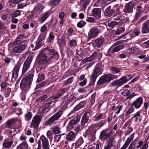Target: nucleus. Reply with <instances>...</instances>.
Listing matches in <instances>:
<instances>
[{
  "mask_svg": "<svg viewBox=\"0 0 149 149\" xmlns=\"http://www.w3.org/2000/svg\"><path fill=\"white\" fill-rule=\"evenodd\" d=\"M59 57L58 53L54 49L48 46L42 50L36 58L38 65L36 70H45L47 67V63L51 59L58 60Z\"/></svg>",
  "mask_w": 149,
  "mask_h": 149,
  "instance_id": "1",
  "label": "nucleus"
},
{
  "mask_svg": "<svg viewBox=\"0 0 149 149\" xmlns=\"http://www.w3.org/2000/svg\"><path fill=\"white\" fill-rule=\"evenodd\" d=\"M117 75H114L111 74H105L100 77L97 82V85L107 86L111 81L118 77Z\"/></svg>",
  "mask_w": 149,
  "mask_h": 149,
  "instance_id": "2",
  "label": "nucleus"
},
{
  "mask_svg": "<svg viewBox=\"0 0 149 149\" xmlns=\"http://www.w3.org/2000/svg\"><path fill=\"white\" fill-rule=\"evenodd\" d=\"M132 78V77L130 75H125L121 77L119 79L116 80L111 82L110 85V86L115 87L116 89H117L128 82Z\"/></svg>",
  "mask_w": 149,
  "mask_h": 149,
  "instance_id": "3",
  "label": "nucleus"
},
{
  "mask_svg": "<svg viewBox=\"0 0 149 149\" xmlns=\"http://www.w3.org/2000/svg\"><path fill=\"white\" fill-rule=\"evenodd\" d=\"M64 97L65 101L62 102L61 106L64 109H66L68 107L72 106L77 100H76V97L72 95L69 96L68 95H67Z\"/></svg>",
  "mask_w": 149,
  "mask_h": 149,
  "instance_id": "4",
  "label": "nucleus"
},
{
  "mask_svg": "<svg viewBox=\"0 0 149 149\" xmlns=\"http://www.w3.org/2000/svg\"><path fill=\"white\" fill-rule=\"evenodd\" d=\"M112 134V132L111 131L109 128H108L100 132L99 136V139L101 141H104L108 138H109L111 136Z\"/></svg>",
  "mask_w": 149,
  "mask_h": 149,
  "instance_id": "5",
  "label": "nucleus"
},
{
  "mask_svg": "<svg viewBox=\"0 0 149 149\" xmlns=\"http://www.w3.org/2000/svg\"><path fill=\"white\" fill-rule=\"evenodd\" d=\"M23 63V61L21 60H19L16 64L14 66L12 71L11 81L16 80L18 75V72L21 65Z\"/></svg>",
  "mask_w": 149,
  "mask_h": 149,
  "instance_id": "6",
  "label": "nucleus"
},
{
  "mask_svg": "<svg viewBox=\"0 0 149 149\" xmlns=\"http://www.w3.org/2000/svg\"><path fill=\"white\" fill-rule=\"evenodd\" d=\"M42 118V116L40 114H37L35 116L33 117L30 127H33L36 130L38 129Z\"/></svg>",
  "mask_w": 149,
  "mask_h": 149,
  "instance_id": "7",
  "label": "nucleus"
},
{
  "mask_svg": "<svg viewBox=\"0 0 149 149\" xmlns=\"http://www.w3.org/2000/svg\"><path fill=\"white\" fill-rule=\"evenodd\" d=\"M63 113L62 110H60L51 117L45 123V126L50 125L55 121L58 120Z\"/></svg>",
  "mask_w": 149,
  "mask_h": 149,
  "instance_id": "8",
  "label": "nucleus"
},
{
  "mask_svg": "<svg viewBox=\"0 0 149 149\" xmlns=\"http://www.w3.org/2000/svg\"><path fill=\"white\" fill-rule=\"evenodd\" d=\"M99 33V31L97 27L94 26L91 27L88 33L87 42H88L90 40L96 37Z\"/></svg>",
  "mask_w": 149,
  "mask_h": 149,
  "instance_id": "9",
  "label": "nucleus"
},
{
  "mask_svg": "<svg viewBox=\"0 0 149 149\" xmlns=\"http://www.w3.org/2000/svg\"><path fill=\"white\" fill-rule=\"evenodd\" d=\"M31 84L22 79L20 84V87L22 92L26 93L30 89Z\"/></svg>",
  "mask_w": 149,
  "mask_h": 149,
  "instance_id": "10",
  "label": "nucleus"
},
{
  "mask_svg": "<svg viewBox=\"0 0 149 149\" xmlns=\"http://www.w3.org/2000/svg\"><path fill=\"white\" fill-rule=\"evenodd\" d=\"M102 66L101 63H97L93 69L92 73L91 75L97 78L103 72L101 69Z\"/></svg>",
  "mask_w": 149,
  "mask_h": 149,
  "instance_id": "11",
  "label": "nucleus"
},
{
  "mask_svg": "<svg viewBox=\"0 0 149 149\" xmlns=\"http://www.w3.org/2000/svg\"><path fill=\"white\" fill-rule=\"evenodd\" d=\"M33 59L31 57H28L24 62L22 68V75L24 74L30 67V64Z\"/></svg>",
  "mask_w": 149,
  "mask_h": 149,
  "instance_id": "12",
  "label": "nucleus"
},
{
  "mask_svg": "<svg viewBox=\"0 0 149 149\" xmlns=\"http://www.w3.org/2000/svg\"><path fill=\"white\" fill-rule=\"evenodd\" d=\"M134 7V3L130 2L126 3L123 12L125 13H131L133 12V9Z\"/></svg>",
  "mask_w": 149,
  "mask_h": 149,
  "instance_id": "13",
  "label": "nucleus"
},
{
  "mask_svg": "<svg viewBox=\"0 0 149 149\" xmlns=\"http://www.w3.org/2000/svg\"><path fill=\"white\" fill-rule=\"evenodd\" d=\"M39 140L42 141V149H50V145L48 139L43 135H41Z\"/></svg>",
  "mask_w": 149,
  "mask_h": 149,
  "instance_id": "14",
  "label": "nucleus"
},
{
  "mask_svg": "<svg viewBox=\"0 0 149 149\" xmlns=\"http://www.w3.org/2000/svg\"><path fill=\"white\" fill-rule=\"evenodd\" d=\"M87 101L84 100L80 102L74 108L73 110L68 114V116H70L75 112L77 111L81 108L84 107L86 105Z\"/></svg>",
  "mask_w": 149,
  "mask_h": 149,
  "instance_id": "15",
  "label": "nucleus"
},
{
  "mask_svg": "<svg viewBox=\"0 0 149 149\" xmlns=\"http://www.w3.org/2000/svg\"><path fill=\"white\" fill-rule=\"evenodd\" d=\"M34 70L33 69L30 70L26 74V76L23 79L32 84L34 74Z\"/></svg>",
  "mask_w": 149,
  "mask_h": 149,
  "instance_id": "16",
  "label": "nucleus"
},
{
  "mask_svg": "<svg viewBox=\"0 0 149 149\" xmlns=\"http://www.w3.org/2000/svg\"><path fill=\"white\" fill-rule=\"evenodd\" d=\"M27 46L25 43H22L20 45L13 48V52L14 54H18L22 52Z\"/></svg>",
  "mask_w": 149,
  "mask_h": 149,
  "instance_id": "17",
  "label": "nucleus"
},
{
  "mask_svg": "<svg viewBox=\"0 0 149 149\" xmlns=\"http://www.w3.org/2000/svg\"><path fill=\"white\" fill-rule=\"evenodd\" d=\"M143 99L141 97H140L134 101L131 104V106L134 107L136 109L140 107L143 103Z\"/></svg>",
  "mask_w": 149,
  "mask_h": 149,
  "instance_id": "18",
  "label": "nucleus"
},
{
  "mask_svg": "<svg viewBox=\"0 0 149 149\" xmlns=\"http://www.w3.org/2000/svg\"><path fill=\"white\" fill-rule=\"evenodd\" d=\"M81 118V116L79 115H76L68 123V125L71 127H73L74 125L79 122Z\"/></svg>",
  "mask_w": 149,
  "mask_h": 149,
  "instance_id": "19",
  "label": "nucleus"
},
{
  "mask_svg": "<svg viewBox=\"0 0 149 149\" xmlns=\"http://www.w3.org/2000/svg\"><path fill=\"white\" fill-rule=\"evenodd\" d=\"M141 33L143 34L149 33V20L146 21L143 24L141 27Z\"/></svg>",
  "mask_w": 149,
  "mask_h": 149,
  "instance_id": "20",
  "label": "nucleus"
},
{
  "mask_svg": "<svg viewBox=\"0 0 149 149\" xmlns=\"http://www.w3.org/2000/svg\"><path fill=\"white\" fill-rule=\"evenodd\" d=\"M114 13V9H113V7L111 8V6H109L105 10L104 14L106 17H110Z\"/></svg>",
  "mask_w": 149,
  "mask_h": 149,
  "instance_id": "21",
  "label": "nucleus"
},
{
  "mask_svg": "<svg viewBox=\"0 0 149 149\" xmlns=\"http://www.w3.org/2000/svg\"><path fill=\"white\" fill-rule=\"evenodd\" d=\"M102 54L100 52L99 50H97L94 52L90 57L91 59L100 60L102 58Z\"/></svg>",
  "mask_w": 149,
  "mask_h": 149,
  "instance_id": "22",
  "label": "nucleus"
},
{
  "mask_svg": "<svg viewBox=\"0 0 149 149\" xmlns=\"http://www.w3.org/2000/svg\"><path fill=\"white\" fill-rule=\"evenodd\" d=\"M101 10L99 8H94L92 13L93 16L97 19H99L101 17Z\"/></svg>",
  "mask_w": 149,
  "mask_h": 149,
  "instance_id": "23",
  "label": "nucleus"
},
{
  "mask_svg": "<svg viewBox=\"0 0 149 149\" xmlns=\"http://www.w3.org/2000/svg\"><path fill=\"white\" fill-rule=\"evenodd\" d=\"M113 8L114 9V12H116L115 14L116 15L121 14V10L123 8V6L120 4H117L115 5L113 7Z\"/></svg>",
  "mask_w": 149,
  "mask_h": 149,
  "instance_id": "24",
  "label": "nucleus"
},
{
  "mask_svg": "<svg viewBox=\"0 0 149 149\" xmlns=\"http://www.w3.org/2000/svg\"><path fill=\"white\" fill-rule=\"evenodd\" d=\"M96 132V130L95 128L92 127H89L86 132V135H92L95 136Z\"/></svg>",
  "mask_w": 149,
  "mask_h": 149,
  "instance_id": "25",
  "label": "nucleus"
},
{
  "mask_svg": "<svg viewBox=\"0 0 149 149\" xmlns=\"http://www.w3.org/2000/svg\"><path fill=\"white\" fill-rule=\"evenodd\" d=\"M105 39L102 36L98 38L95 40V42L97 48H100L105 41Z\"/></svg>",
  "mask_w": 149,
  "mask_h": 149,
  "instance_id": "26",
  "label": "nucleus"
},
{
  "mask_svg": "<svg viewBox=\"0 0 149 149\" xmlns=\"http://www.w3.org/2000/svg\"><path fill=\"white\" fill-rule=\"evenodd\" d=\"M76 135L74 132L72 131H70L66 137V139L69 141H71L73 140L76 136Z\"/></svg>",
  "mask_w": 149,
  "mask_h": 149,
  "instance_id": "27",
  "label": "nucleus"
},
{
  "mask_svg": "<svg viewBox=\"0 0 149 149\" xmlns=\"http://www.w3.org/2000/svg\"><path fill=\"white\" fill-rule=\"evenodd\" d=\"M57 20L55 18H52L50 21L48 22L47 27L48 29H51L54 27L56 25Z\"/></svg>",
  "mask_w": 149,
  "mask_h": 149,
  "instance_id": "28",
  "label": "nucleus"
},
{
  "mask_svg": "<svg viewBox=\"0 0 149 149\" xmlns=\"http://www.w3.org/2000/svg\"><path fill=\"white\" fill-rule=\"evenodd\" d=\"M50 14L51 13L49 11H47L43 14L42 16L40 18L41 22H43L45 21Z\"/></svg>",
  "mask_w": 149,
  "mask_h": 149,
  "instance_id": "29",
  "label": "nucleus"
},
{
  "mask_svg": "<svg viewBox=\"0 0 149 149\" xmlns=\"http://www.w3.org/2000/svg\"><path fill=\"white\" fill-rule=\"evenodd\" d=\"M15 120L11 119L9 120H8L5 123V127L6 128H11L12 126L14 123Z\"/></svg>",
  "mask_w": 149,
  "mask_h": 149,
  "instance_id": "30",
  "label": "nucleus"
},
{
  "mask_svg": "<svg viewBox=\"0 0 149 149\" xmlns=\"http://www.w3.org/2000/svg\"><path fill=\"white\" fill-rule=\"evenodd\" d=\"M6 139H5L3 143V146L4 148H8L10 147L13 143L12 141H6Z\"/></svg>",
  "mask_w": 149,
  "mask_h": 149,
  "instance_id": "31",
  "label": "nucleus"
},
{
  "mask_svg": "<svg viewBox=\"0 0 149 149\" xmlns=\"http://www.w3.org/2000/svg\"><path fill=\"white\" fill-rule=\"evenodd\" d=\"M124 47V46L123 45H119L115 47L112 49H111V53L114 54L123 49Z\"/></svg>",
  "mask_w": 149,
  "mask_h": 149,
  "instance_id": "32",
  "label": "nucleus"
},
{
  "mask_svg": "<svg viewBox=\"0 0 149 149\" xmlns=\"http://www.w3.org/2000/svg\"><path fill=\"white\" fill-rule=\"evenodd\" d=\"M44 7L43 6H36L34 9V11L36 14L39 15L42 11Z\"/></svg>",
  "mask_w": 149,
  "mask_h": 149,
  "instance_id": "33",
  "label": "nucleus"
},
{
  "mask_svg": "<svg viewBox=\"0 0 149 149\" xmlns=\"http://www.w3.org/2000/svg\"><path fill=\"white\" fill-rule=\"evenodd\" d=\"M66 90L64 88L62 89L61 90L58 91L56 95V97L55 99H58L60 97L63 95L65 93Z\"/></svg>",
  "mask_w": 149,
  "mask_h": 149,
  "instance_id": "34",
  "label": "nucleus"
},
{
  "mask_svg": "<svg viewBox=\"0 0 149 149\" xmlns=\"http://www.w3.org/2000/svg\"><path fill=\"white\" fill-rule=\"evenodd\" d=\"M97 78L96 77L91 75L90 77V82L88 85V86L94 85Z\"/></svg>",
  "mask_w": 149,
  "mask_h": 149,
  "instance_id": "35",
  "label": "nucleus"
},
{
  "mask_svg": "<svg viewBox=\"0 0 149 149\" xmlns=\"http://www.w3.org/2000/svg\"><path fill=\"white\" fill-rule=\"evenodd\" d=\"M83 142L84 140L81 137H80L75 143V148L77 149L78 148L79 146L81 145Z\"/></svg>",
  "mask_w": 149,
  "mask_h": 149,
  "instance_id": "36",
  "label": "nucleus"
},
{
  "mask_svg": "<svg viewBox=\"0 0 149 149\" xmlns=\"http://www.w3.org/2000/svg\"><path fill=\"white\" fill-rule=\"evenodd\" d=\"M47 84V82L46 81H43L40 83H38L36 85L35 88V90H36L39 88L45 86Z\"/></svg>",
  "mask_w": 149,
  "mask_h": 149,
  "instance_id": "37",
  "label": "nucleus"
},
{
  "mask_svg": "<svg viewBox=\"0 0 149 149\" xmlns=\"http://www.w3.org/2000/svg\"><path fill=\"white\" fill-rule=\"evenodd\" d=\"M134 111V109L132 106L130 107L127 111L126 113L125 117L127 119L129 117V115L131 113L133 112Z\"/></svg>",
  "mask_w": 149,
  "mask_h": 149,
  "instance_id": "38",
  "label": "nucleus"
},
{
  "mask_svg": "<svg viewBox=\"0 0 149 149\" xmlns=\"http://www.w3.org/2000/svg\"><path fill=\"white\" fill-rule=\"evenodd\" d=\"M32 116V113L31 112H27L24 115L25 119L27 121L30 120Z\"/></svg>",
  "mask_w": 149,
  "mask_h": 149,
  "instance_id": "39",
  "label": "nucleus"
},
{
  "mask_svg": "<svg viewBox=\"0 0 149 149\" xmlns=\"http://www.w3.org/2000/svg\"><path fill=\"white\" fill-rule=\"evenodd\" d=\"M4 94L6 97H8L11 93V88L8 87L4 89Z\"/></svg>",
  "mask_w": 149,
  "mask_h": 149,
  "instance_id": "40",
  "label": "nucleus"
},
{
  "mask_svg": "<svg viewBox=\"0 0 149 149\" xmlns=\"http://www.w3.org/2000/svg\"><path fill=\"white\" fill-rule=\"evenodd\" d=\"M119 23L114 21H109L108 22V26L109 27L113 28L114 26H117Z\"/></svg>",
  "mask_w": 149,
  "mask_h": 149,
  "instance_id": "41",
  "label": "nucleus"
},
{
  "mask_svg": "<svg viewBox=\"0 0 149 149\" xmlns=\"http://www.w3.org/2000/svg\"><path fill=\"white\" fill-rule=\"evenodd\" d=\"M96 96V92L92 94L91 96L90 100V104L92 106L95 101V97Z\"/></svg>",
  "mask_w": 149,
  "mask_h": 149,
  "instance_id": "42",
  "label": "nucleus"
},
{
  "mask_svg": "<svg viewBox=\"0 0 149 149\" xmlns=\"http://www.w3.org/2000/svg\"><path fill=\"white\" fill-rule=\"evenodd\" d=\"M55 36L53 33L51 32L49 33V37L47 39V42H51L54 38Z\"/></svg>",
  "mask_w": 149,
  "mask_h": 149,
  "instance_id": "43",
  "label": "nucleus"
},
{
  "mask_svg": "<svg viewBox=\"0 0 149 149\" xmlns=\"http://www.w3.org/2000/svg\"><path fill=\"white\" fill-rule=\"evenodd\" d=\"M21 43V39L19 36H18L15 40L12 43L13 45H18Z\"/></svg>",
  "mask_w": 149,
  "mask_h": 149,
  "instance_id": "44",
  "label": "nucleus"
},
{
  "mask_svg": "<svg viewBox=\"0 0 149 149\" xmlns=\"http://www.w3.org/2000/svg\"><path fill=\"white\" fill-rule=\"evenodd\" d=\"M47 95L45 94L42 96L40 97L39 98L36 100V102L37 103H38L41 102L45 100L47 98Z\"/></svg>",
  "mask_w": 149,
  "mask_h": 149,
  "instance_id": "45",
  "label": "nucleus"
},
{
  "mask_svg": "<svg viewBox=\"0 0 149 149\" xmlns=\"http://www.w3.org/2000/svg\"><path fill=\"white\" fill-rule=\"evenodd\" d=\"M110 70L113 74L117 73L120 71V70L118 68L114 67H111Z\"/></svg>",
  "mask_w": 149,
  "mask_h": 149,
  "instance_id": "46",
  "label": "nucleus"
},
{
  "mask_svg": "<svg viewBox=\"0 0 149 149\" xmlns=\"http://www.w3.org/2000/svg\"><path fill=\"white\" fill-rule=\"evenodd\" d=\"M114 138L113 137L109 138L107 141L106 143H107V145L111 147L113 144V142L114 140Z\"/></svg>",
  "mask_w": 149,
  "mask_h": 149,
  "instance_id": "47",
  "label": "nucleus"
},
{
  "mask_svg": "<svg viewBox=\"0 0 149 149\" xmlns=\"http://www.w3.org/2000/svg\"><path fill=\"white\" fill-rule=\"evenodd\" d=\"M106 122L107 120L106 119L103 120L98 122L97 125L98 127L100 128L102 127Z\"/></svg>",
  "mask_w": 149,
  "mask_h": 149,
  "instance_id": "48",
  "label": "nucleus"
},
{
  "mask_svg": "<svg viewBox=\"0 0 149 149\" xmlns=\"http://www.w3.org/2000/svg\"><path fill=\"white\" fill-rule=\"evenodd\" d=\"M52 131L54 134H57L60 133V130L58 126L54 127L52 128Z\"/></svg>",
  "mask_w": 149,
  "mask_h": 149,
  "instance_id": "49",
  "label": "nucleus"
},
{
  "mask_svg": "<svg viewBox=\"0 0 149 149\" xmlns=\"http://www.w3.org/2000/svg\"><path fill=\"white\" fill-rule=\"evenodd\" d=\"M86 23L83 20H81L77 24V26L80 28H82L86 24Z\"/></svg>",
  "mask_w": 149,
  "mask_h": 149,
  "instance_id": "50",
  "label": "nucleus"
},
{
  "mask_svg": "<svg viewBox=\"0 0 149 149\" xmlns=\"http://www.w3.org/2000/svg\"><path fill=\"white\" fill-rule=\"evenodd\" d=\"M136 11L137 12L136 13L141 14L143 13V8L141 6H137L136 8Z\"/></svg>",
  "mask_w": 149,
  "mask_h": 149,
  "instance_id": "51",
  "label": "nucleus"
},
{
  "mask_svg": "<svg viewBox=\"0 0 149 149\" xmlns=\"http://www.w3.org/2000/svg\"><path fill=\"white\" fill-rule=\"evenodd\" d=\"M77 42L75 40H71L70 42V46L71 47H74L77 45Z\"/></svg>",
  "mask_w": 149,
  "mask_h": 149,
  "instance_id": "52",
  "label": "nucleus"
},
{
  "mask_svg": "<svg viewBox=\"0 0 149 149\" xmlns=\"http://www.w3.org/2000/svg\"><path fill=\"white\" fill-rule=\"evenodd\" d=\"M20 13L19 10H17L14 13H12L11 15V17L12 18H14L20 15Z\"/></svg>",
  "mask_w": 149,
  "mask_h": 149,
  "instance_id": "53",
  "label": "nucleus"
},
{
  "mask_svg": "<svg viewBox=\"0 0 149 149\" xmlns=\"http://www.w3.org/2000/svg\"><path fill=\"white\" fill-rule=\"evenodd\" d=\"M111 0H97L96 2L98 5H102L106 4L107 1H110Z\"/></svg>",
  "mask_w": 149,
  "mask_h": 149,
  "instance_id": "54",
  "label": "nucleus"
},
{
  "mask_svg": "<svg viewBox=\"0 0 149 149\" xmlns=\"http://www.w3.org/2000/svg\"><path fill=\"white\" fill-rule=\"evenodd\" d=\"M46 36V33H42L39 35L38 39L42 41L45 39Z\"/></svg>",
  "mask_w": 149,
  "mask_h": 149,
  "instance_id": "55",
  "label": "nucleus"
},
{
  "mask_svg": "<svg viewBox=\"0 0 149 149\" xmlns=\"http://www.w3.org/2000/svg\"><path fill=\"white\" fill-rule=\"evenodd\" d=\"M15 111L16 113V114L19 116L21 115L23 113L22 109L20 108H16Z\"/></svg>",
  "mask_w": 149,
  "mask_h": 149,
  "instance_id": "56",
  "label": "nucleus"
},
{
  "mask_svg": "<svg viewBox=\"0 0 149 149\" xmlns=\"http://www.w3.org/2000/svg\"><path fill=\"white\" fill-rule=\"evenodd\" d=\"M143 12L145 13H147L149 12V4L145 5L144 7L143 8Z\"/></svg>",
  "mask_w": 149,
  "mask_h": 149,
  "instance_id": "57",
  "label": "nucleus"
},
{
  "mask_svg": "<svg viewBox=\"0 0 149 149\" xmlns=\"http://www.w3.org/2000/svg\"><path fill=\"white\" fill-rule=\"evenodd\" d=\"M61 138V135H55L54 137V140L55 142L58 143L60 140Z\"/></svg>",
  "mask_w": 149,
  "mask_h": 149,
  "instance_id": "58",
  "label": "nucleus"
},
{
  "mask_svg": "<svg viewBox=\"0 0 149 149\" xmlns=\"http://www.w3.org/2000/svg\"><path fill=\"white\" fill-rule=\"evenodd\" d=\"M81 2L83 3V6L84 8L86 7L90 2L89 0H80Z\"/></svg>",
  "mask_w": 149,
  "mask_h": 149,
  "instance_id": "59",
  "label": "nucleus"
},
{
  "mask_svg": "<svg viewBox=\"0 0 149 149\" xmlns=\"http://www.w3.org/2000/svg\"><path fill=\"white\" fill-rule=\"evenodd\" d=\"M7 83L6 81L3 82L1 83V90L2 91H4V89L7 86Z\"/></svg>",
  "mask_w": 149,
  "mask_h": 149,
  "instance_id": "60",
  "label": "nucleus"
},
{
  "mask_svg": "<svg viewBox=\"0 0 149 149\" xmlns=\"http://www.w3.org/2000/svg\"><path fill=\"white\" fill-rule=\"evenodd\" d=\"M45 92L44 90H38L35 91L34 94L36 95H39L43 94Z\"/></svg>",
  "mask_w": 149,
  "mask_h": 149,
  "instance_id": "61",
  "label": "nucleus"
},
{
  "mask_svg": "<svg viewBox=\"0 0 149 149\" xmlns=\"http://www.w3.org/2000/svg\"><path fill=\"white\" fill-rule=\"evenodd\" d=\"M130 126V124L129 126L128 127L129 129L125 133V136H126L130 134L133 131V128L131 127H129Z\"/></svg>",
  "mask_w": 149,
  "mask_h": 149,
  "instance_id": "62",
  "label": "nucleus"
},
{
  "mask_svg": "<svg viewBox=\"0 0 149 149\" xmlns=\"http://www.w3.org/2000/svg\"><path fill=\"white\" fill-rule=\"evenodd\" d=\"M44 79L45 75L44 74H42L38 76L37 81L38 82H39Z\"/></svg>",
  "mask_w": 149,
  "mask_h": 149,
  "instance_id": "63",
  "label": "nucleus"
},
{
  "mask_svg": "<svg viewBox=\"0 0 149 149\" xmlns=\"http://www.w3.org/2000/svg\"><path fill=\"white\" fill-rule=\"evenodd\" d=\"M50 105L48 104L47 102H44V106L42 108V111H44L47 109L49 107Z\"/></svg>",
  "mask_w": 149,
  "mask_h": 149,
  "instance_id": "64",
  "label": "nucleus"
}]
</instances>
